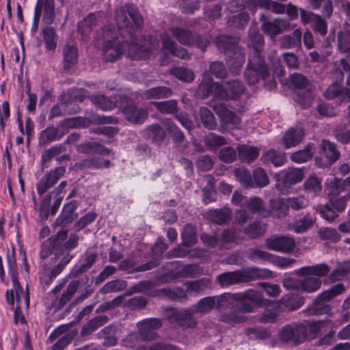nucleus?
I'll return each mask as SVG.
<instances>
[{
    "instance_id": "6ab92c4d",
    "label": "nucleus",
    "mask_w": 350,
    "mask_h": 350,
    "mask_svg": "<svg viewBox=\"0 0 350 350\" xmlns=\"http://www.w3.org/2000/svg\"><path fill=\"white\" fill-rule=\"evenodd\" d=\"M137 325L142 339L144 340H152L157 337L154 330L161 326V322L159 319L155 318L146 319L137 323Z\"/></svg>"
},
{
    "instance_id": "0eeeda50",
    "label": "nucleus",
    "mask_w": 350,
    "mask_h": 350,
    "mask_svg": "<svg viewBox=\"0 0 350 350\" xmlns=\"http://www.w3.org/2000/svg\"><path fill=\"white\" fill-rule=\"evenodd\" d=\"M12 284L13 288L6 292V299L8 303L13 306L16 297L17 306L14 310V321L16 323H23L25 320L21 310L23 307L27 309L29 306V293L23 291L14 275H12Z\"/></svg>"
},
{
    "instance_id": "2eb2a0df",
    "label": "nucleus",
    "mask_w": 350,
    "mask_h": 350,
    "mask_svg": "<svg viewBox=\"0 0 350 350\" xmlns=\"http://www.w3.org/2000/svg\"><path fill=\"white\" fill-rule=\"evenodd\" d=\"M65 172V167H58L44 175L36 185L38 194L43 195L64 175Z\"/></svg>"
},
{
    "instance_id": "72a5a7b5",
    "label": "nucleus",
    "mask_w": 350,
    "mask_h": 350,
    "mask_svg": "<svg viewBox=\"0 0 350 350\" xmlns=\"http://www.w3.org/2000/svg\"><path fill=\"white\" fill-rule=\"evenodd\" d=\"M233 5H237L239 9L254 5L255 8L269 10L271 8L272 1L270 0H232L231 6Z\"/></svg>"
},
{
    "instance_id": "4468645a",
    "label": "nucleus",
    "mask_w": 350,
    "mask_h": 350,
    "mask_svg": "<svg viewBox=\"0 0 350 350\" xmlns=\"http://www.w3.org/2000/svg\"><path fill=\"white\" fill-rule=\"evenodd\" d=\"M266 247L271 250L282 253H289L295 246L294 239L287 236H273L265 241Z\"/></svg>"
},
{
    "instance_id": "f257e3e1",
    "label": "nucleus",
    "mask_w": 350,
    "mask_h": 350,
    "mask_svg": "<svg viewBox=\"0 0 350 350\" xmlns=\"http://www.w3.org/2000/svg\"><path fill=\"white\" fill-rule=\"evenodd\" d=\"M118 29L111 25H105L95 38V45H100L105 60L113 62L126 53L132 59L141 60L148 58L154 50L159 49L157 38L149 37L144 44L137 42L136 31L143 23V18L135 6L125 5L116 12Z\"/></svg>"
},
{
    "instance_id": "1a4fd4ad",
    "label": "nucleus",
    "mask_w": 350,
    "mask_h": 350,
    "mask_svg": "<svg viewBox=\"0 0 350 350\" xmlns=\"http://www.w3.org/2000/svg\"><path fill=\"white\" fill-rule=\"evenodd\" d=\"M345 291V288L342 284L339 283L332 286L316 298L313 304L306 310V312L309 314H319L328 311L329 308L326 304Z\"/></svg>"
},
{
    "instance_id": "052dcab7",
    "label": "nucleus",
    "mask_w": 350,
    "mask_h": 350,
    "mask_svg": "<svg viewBox=\"0 0 350 350\" xmlns=\"http://www.w3.org/2000/svg\"><path fill=\"white\" fill-rule=\"evenodd\" d=\"M253 182L254 187H264L269 183V178L262 168H257L253 172Z\"/></svg>"
},
{
    "instance_id": "680f3d73",
    "label": "nucleus",
    "mask_w": 350,
    "mask_h": 350,
    "mask_svg": "<svg viewBox=\"0 0 350 350\" xmlns=\"http://www.w3.org/2000/svg\"><path fill=\"white\" fill-rule=\"evenodd\" d=\"M286 204L288 208L289 207L295 210L304 208L308 206V200L304 196H297L293 198H285Z\"/></svg>"
},
{
    "instance_id": "5701e85b",
    "label": "nucleus",
    "mask_w": 350,
    "mask_h": 350,
    "mask_svg": "<svg viewBox=\"0 0 350 350\" xmlns=\"http://www.w3.org/2000/svg\"><path fill=\"white\" fill-rule=\"evenodd\" d=\"M213 108L215 112L219 116L221 121L224 124L237 125L239 123V117L223 104H213Z\"/></svg>"
},
{
    "instance_id": "9b49d317",
    "label": "nucleus",
    "mask_w": 350,
    "mask_h": 350,
    "mask_svg": "<svg viewBox=\"0 0 350 350\" xmlns=\"http://www.w3.org/2000/svg\"><path fill=\"white\" fill-rule=\"evenodd\" d=\"M230 306L228 293H224L220 296L201 299L196 305L191 306V310L195 313H206L215 307L221 308H228Z\"/></svg>"
},
{
    "instance_id": "b1692460",
    "label": "nucleus",
    "mask_w": 350,
    "mask_h": 350,
    "mask_svg": "<svg viewBox=\"0 0 350 350\" xmlns=\"http://www.w3.org/2000/svg\"><path fill=\"white\" fill-rule=\"evenodd\" d=\"M330 271V267L325 263H320L313 266L303 267L296 271L301 276L315 275L318 278L327 275Z\"/></svg>"
},
{
    "instance_id": "c9c22d12",
    "label": "nucleus",
    "mask_w": 350,
    "mask_h": 350,
    "mask_svg": "<svg viewBox=\"0 0 350 350\" xmlns=\"http://www.w3.org/2000/svg\"><path fill=\"white\" fill-rule=\"evenodd\" d=\"M271 304V308L266 309L263 314L258 317V321L262 323H272L275 321L280 312V307L278 304L272 303L271 301L268 306Z\"/></svg>"
},
{
    "instance_id": "58836bf2",
    "label": "nucleus",
    "mask_w": 350,
    "mask_h": 350,
    "mask_svg": "<svg viewBox=\"0 0 350 350\" xmlns=\"http://www.w3.org/2000/svg\"><path fill=\"white\" fill-rule=\"evenodd\" d=\"M321 280L318 278L307 277L301 280L300 291L311 293L319 290L321 286Z\"/></svg>"
},
{
    "instance_id": "dca6fc26",
    "label": "nucleus",
    "mask_w": 350,
    "mask_h": 350,
    "mask_svg": "<svg viewBox=\"0 0 350 350\" xmlns=\"http://www.w3.org/2000/svg\"><path fill=\"white\" fill-rule=\"evenodd\" d=\"M260 20L263 23L262 30L272 38L291 28L289 22L285 19L277 18L273 21H266L265 16L262 15Z\"/></svg>"
},
{
    "instance_id": "9d476101",
    "label": "nucleus",
    "mask_w": 350,
    "mask_h": 350,
    "mask_svg": "<svg viewBox=\"0 0 350 350\" xmlns=\"http://www.w3.org/2000/svg\"><path fill=\"white\" fill-rule=\"evenodd\" d=\"M245 77L248 84L255 85L260 79L269 78V71L261 57L250 56L248 65L245 72Z\"/></svg>"
},
{
    "instance_id": "20e7f679",
    "label": "nucleus",
    "mask_w": 350,
    "mask_h": 350,
    "mask_svg": "<svg viewBox=\"0 0 350 350\" xmlns=\"http://www.w3.org/2000/svg\"><path fill=\"white\" fill-rule=\"evenodd\" d=\"M271 275L272 273L269 269L254 267L245 268L241 271L224 273L219 275L216 280L221 286H227L256 278H268Z\"/></svg>"
},
{
    "instance_id": "ddd939ff",
    "label": "nucleus",
    "mask_w": 350,
    "mask_h": 350,
    "mask_svg": "<svg viewBox=\"0 0 350 350\" xmlns=\"http://www.w3.org/2000/svg\"><path fill=\"white\" fill-rule=\"evenodd\" d=\"M281 340L288 342L293 341L295 345L302 342L306 338V328L302 324H288L284 326L280 332Z\"/></svg>"
},
{
    "instance_id": "bf43d9fd",
    "label": "nucleus",
    "mask_w": 350,
    "mask_h": 350,
    "mask_svg": "<svg viewBox=\"0 0 350 350\" xmlns=\"http://www.w3.org/2000/svg\"><path fill=\"white\" fill-rule=\"evenodd\" d=\"M171 73L177 79L185 82H191L194 79L193 72L191 70L183 67L174 68L172 69Z\"/></svg>"
},
{
    "instance_id": "4d7b16f0",
    "label": "nucleus",
    "mask_w": 350,
    "mask_h": 350,
    "mask_svg": "<svg viewBox=\"0 0 350 350\" xmlns=\"http://www.w3.org/2000/svg\"><path fill=\"white\" fill-rule=\"evenodd\" d=\"M201 120L205 127L213 129L216 126V120L212 112L206 107H201L200 109Z\"/></svg>"
},
{
    "instance_id": "412c9836",
    "label": "nucleus",
    "mask_w": 350,
    "mask_h": 350,
    "mask_svg": "<svg viewBox=\"0 0 350 350\" xmlns=\"http://www.w3.org/2000/svg\"><path fill=\"white\" fill-rule=\"evenodd\" d=\"M304 135V129L300 126L290 128L283 137L285 148H289L299 144L302 141Z\"/></svg>"
},
{
    "instance_id": "37998d69",
    "label": "nucleus",
    "mask_w": 350,
    "mask_h": 350,
    "mask_svg": "<svg viewBox=\"0 0 350 350\" xmlns=\"http://www.w3.org/2000/svg\"><path fill=\"white\" fill-rule=\"evenodd\" d=\"M108 321V318L105 315H100L96 317L90 321H89L87 324L82 329L83 334H89L95 330H96L100 327L103 326Z\"/></svg>"
},
{
    "instance_id": "c85d7f7f",
    "label": "nucleus",
    "mask_w": 350,
    "mask_h": 350,
    "mask_svg": "<svg viewBox=\"0 0 350 350\" xmlns=\"http://www.w3.org/2000/svg\"><path fill=\"white\" fill-rule=\"evenodd\" d=\"M98 15L97 14H90L78 25V32L84 38L89 35L92 29L98 24Z\"/></svg>"
},
{
    "instance_id": "39448f33",
    "label": "nucleus",
    "mask_w": 350,
    "mask_h": 350,
    "mask_svg": "<svg viewBox=\"0 0 350 350\" xmlns=\"http://www.w3.org/2000/svg\"><path fill=\"white\" fill-rule=\"evenodd\" d=\"M217 44L220 50H223L227 55L226 62L230 70L237 73L245 62V55L242 50L238 47L235 40L226 36L217 38Z\"/></svg>"
},
{
    "instance_id": "2f4dec72",
    "label": "nucleus",
    "mask_w": 350,
    "mask_h": 350,
    "mask_svg": "<svg viewBox=\"0 0 350 350\" xmlns=\"http://www.w3.org/2000/svg\"><path fill=\"white\" fill-rule=\"evenodd\" d=\"M281 46L284 49L300 46L301 44V32L295 29L292 35H286L280 38Z\"/></svg>"
},
{
    "instance_id": "0e129e2a",
    "label": "nucleus",
    "mask_w": 350,
    "mask_h": 350,
    "mask_svg": "<svg viewBox=\"0 0 350 350\" xmlns=\"http://www.w3.org/2000/svg\"><path fill=\"white\" fill-rule=\"evenodd\" d=\"M148 135L153 142H161L165 136L164 130L158 125H151L148 128Z\"/></svg>"
},
{
    "instance_id": "bb28decb",
    "label": "nucleus",
    "mask_w": 350,
    "mask_h": 350,
    "mask_svg": "<svg viewBox=\"0 0 350 350\" xmlns=\"http://www.w3.org/2000/svg\"><path fill=\"white\" fill-rule=\"evenodd\" d=\"M324 94L329 99L338 98L341 101H350V90L341 88L336 84L330 85Z\"/></svg>"
},
{
    "instance_id": "e2e57ef3",
    "label": "nucleus",
    "mask_w": 350,
    "mask_h": 350,
    "mask_svg": "<svg viewBox=\"0 0 350 350\" xmlns=\"http://www.w3.org/2000/svg\"><path fill=\"white\" fill-rule=\"evenodd\" d=\"M152 104L162 113H173L176 112L177 109V103L174 100L152 102Z\"/></svg>"
},
{
    "instance_id": "774afa93",
    "label": "nucleus",
    "mask_w": 350,
    "mask_h": 350,
    "mask_svg": "<svg viewBox=\"0 0 350 350\" xmlns=\"http://www.w3.org/2000/svg\"><path fill=\"white\" fill-rule=\"evenodd\" d=\"M338 48L343 53L350 54V31H344L338 34Z\"/></svg>"
},
{
    "instance_id": "603ef678",
    "label": "nucleus",
    "mask_w": 350,
    "mask_h": 350,
    "mask_svg": "<svg viewBox=\"0 0 350 350\" xmlns=\"http://www.w3.org/2000/svg\"><path fill=\"white\" fill-rule=\"evenodd\" d=\"M272 256L271 254L259 249H250L247 252V258L254 262L262 260L271 262Z\"/></svg>"
},
{
    "instance_id": "c03bdc74",
    "label": "nucleus",
    "mask_w": 350,
    "mask_h": 350,
    "mask_svg": "<svg viewBox=\"0 0 350 350\" xmlns=\"http://www.w3.org/2000/svg\"><path fill=\"white\" fill-rule=\"evenodd\" d=\"M144 94L148 99H161L170 97L172 95V91L166 87L160 86L148 90Z\"/></svg>"
},
{
    "instance_id": "4be33fe9",
    "label": "nucleus",
    "mask_w": 350,
    "mask_h": 350,
    "mask_svg": "<svg viewBox=\"0 0 350 350\" xmlns=\"http://www.w3.org/2000/svg\"><path fill=\"white\" fill-rule=\"evenodd\" d=\"M123 112L127 120L133 123H142L148 116L146 110L137 108L131 103L123 107Z\"/></svg>"
},
{
    "instance_id": "ea45409f",
    "label": "nucleus",
    "mask_w": 350,
    "mask_h": 350,
    "mask_svg": "<svg viewBox=\"0 0 350 350\" xmlns=\"http://www.w3.org/2000/svg\"><path fill=\"white\" fill-rule=\"evenodd\" d=\"M170 31L181 44L191 45L194 42L193 36L188 30L179 27H172Z\"/></svg>"
},
{
    "instance_id": "49530a36",
    "label": "nucleus",
    "mask_w": 350,
    "mask_h": 350,
    "mask_svg": "<svg viewBox=\"0 0 350 350\" xmlns=\"http://www.w3.org/2000/svg\"><path fill=\"white\" fill-rule=\"evenodd\" d=\"M321 148L330 163L336 161L339 158L340 152L336 150L334 143L324 139L321 142Z\"/></svg>"
},
{
    "instance_id": "09e8293b",
    "label": "nucleus",
    "mask_w": 350,
    "mask_h": 350,
    "mask_svg": "<svg viewBox=\"0 0 350 350\" xmlns=\"http://www.w3.org/2000/svg\"><path fill=\"white\" fill-rule=\"evenodd\" d=\"M45 47L47 50H55L57 46V36L53 27H46L42 31Z\"/></svg>"
},
{
    "instance_id": "a18cd8bd",
    "label": "nucleus",
    "mask_w": 350,
    "mask_h": 350,
    "mask_svg": "<svg viewBox=\"0 0 350 350\" xmlns=\"http://www.w3.org/2000/svg\"><path fill=\"white\" fill-rule=\"evenodd\" d=\"M185 285L188 292L198 293L211 287V281L210 279L203 278L199 280L187 282Z\"/></svg>"
},
{
    "instance_id": "6e6d98bb",
    "label": "nucleus",
    "mask_w": 350,
    "mask_h": 350,
    "mask_svg": "<svg viewBox=\"0 0 350 350\" xmlns=\"http://www.w3.org/2000/svg\"><path fill=\"white\" fill-rule=\"evenodd\" d=\"M245 317L240 312H228L220 314L219 321L228 324L239 323L245 321Z\"/></svg>"
},
{
    "instance_id": "a878e982",
    "label": "nucleus",
    "mask_w": 350,
    "mask_h": 350,
    "mask_svg": "<svg viewBox=\"0 0 350 350\" xmlns=\"http://www.w3.org/2000/svg\"><path fill=\"white\" fill-rule=\"evenodd\" d=\"M284 201L285 198L271 199L269 202L270 209L268 211L269 215H270L277 218L286 216L288 208Z\"/></svg>"
},
{
    "instance_id": "f704fd0d",
    "label": "nucleus",
    "mask_w": 350,
    "mask_h": 350,
    "mask_svg": "<svg viewBox=\"0 0 350 350\" xmlns=\"http://www.w3.org/2000/svg\"><path fill=\"white\" fill-rule=\"evenodd\" d=\"M280 302L289 310H295L299 308L304 304V298L299 295L287 294L280 299Z\"/></svg>"
},
{
    "instance_id": "a19ab883",
    "label": "nucleus",
    "mask_w": 350,
    "mask_h": 350,
    "mask_svg": "<svg viewBox=\"0 0 350 350\" xmlns=\"http://www.w3.org/2000/svg\"><path fill=\"white\" fill-rule=\"evenodd\" d=\"M230 215V210L229 208H224L221 210H211L207 213V217L212 221L222 224L226 222Z\"/></svg>"
},
{
    "instance_id": "4c0bfd02",
    "label": "nucleus",
    "mask_w": 350,
    "mask_h": 350,
    "mask_svg": "<svg viewBox=\"0 0 350 350\" xmlns=\"http://www.w3.org/2000/svg\"><path fill=\"white\" fill-rule=\"evenodd\" d=\"M271 334L269 328L264 327H249L245 330L246 336L251 340H265Z\"/></svg>"
},
{
    "instance_id": "aec40b11",
    "label": "nucleus",
    "mask_w": 350,
    "mask_h": 350,
    "mask_svg": "<svg viewBox=\"0 0 350 350\" xmlns=\"http://www.w3.org/2000/svg\"><path fill=\"white\" fill-rule=\"evenodd\" d=\"M194 312H192L191 308L190 309V310H176L173 312L172 315L171 316L170 321L172 322L177 323L178 325L184 328L194 327L196 325L197 322L192 317V314Z\"/></svg>"
},
{
    "instance_id": "473e14b6",
    "label": "nucleus",
    "mask_w": 350,
    "mask_h": 350,
    "mask_svg": "<svg viewBox=\"0 0 350 350\" xmlns=\"http://www.w3.org/2000/svg\"><path fill=\"white\" fill-rule=\"evenodd\" d=\"M110 165V161L104 159L103 158H92L85 159L79 163L76 164L77 168H95V169H103L107 168Z\"/></svg>"
},
{
    "instance_id": "69168bd1",
    "label": "nucleus",
    "mask_w": 350,
    "mask_h": 350,
    "mask_svg": "<svg viewBox=\"0 0 350 350\" xmlns=\"http://www.w3.org/2000/svg\"><path fill=\"white\" fill-rule=\"evenodd\" d=\"M292 84L297 89L310 90V84L306 77L301 74L295 73L291 76Z\"/></svg>"
},
{
    "instance_id": "13d9d810",
    "label": "nucleus",
    "mask_w": 350,
    "mask_h": 350,
    "mask_svg": "<svg viewBox=\"0 0 350 350\" xmlns=\"http://www.w3.org/2000/svg\"><path fill=\"white\" fill-rule=\"evenodd\" d=\"M318 234L321 239L327 240L333 243L338 241L341 238L336 230L327 227L320 228L318 231Z\"/></svg>"
},
{
    "instance_id": "5fc2aeb1",
    "label": "nucleus",
    "mask_w": 350,
    "mask_h": 350,
    "mask_svg": "<svg viewBox=\"0 0 350 350\" xmlns=\"http://www.w3.org/2000/svg\"><path fill=\"white\" fill-rule=\"evenodd\" d=\"M235 176L237 180L245 187H254L252 176L248 170L244 168H238L235 170Z\"/></svg>"
},
{
    "instance_id": "f03ea898",
    "label": "nucleus",
    "mask_w": 350,
    "mask_h": 350,
    "mask_svg": "<svg viewBox=\"0 0 350 350\" xmlns=\"http://www.w3.org/2000/svg\"><path fill=\"white\" fill-rule=\"evenodd\" d=\"M243 92L244 87L239 80L228 81L224 86H221L217 83H213L204 77L196 91V94L200 98H204L210 94H213L215 98L220 99H237Z\"/></svg>"
},
{
    "instance_id": "7ed1b4c3",
    "label": "nucleus",
    "mask_w": 350,
    "mask_h": 350,
    "mask_svg": "<svg viewBox=\"0 0 350 350\" xmlns=\"http://www.w3.org/2000/svg\"><path fill=\"white\" fill-rule=\"evenodd\" d=\"M232 202L234 205L240 206V209L237 211L236 218L239 224L246 222L252 214L258 213L262 217L269 215L262 200L258 197L248 198L236 191L232 195Z\"/></svg>"
},
{
    "instance_id": "423d86ee",
    "label": "nucleus",
    "mask_w": 350,
    "mask_h": 350,
    "mask_svg": "<svg viewBox=\"0 0 350 350\" xmlns=\"http://www.w3.org/2000/svg\"><path fill=\"white\" fill-rule=\"evenodd\" d=\"M230 304H233L234 301L239 304L237 307L242 312H251L254 310V305L258 306H265L271 303L269 299H264L261 293L254 289H249L243 293L234 294L228 293Z\"/></svg>"
},
{
    "instance_id": "a211bd4d",
    "label": "nucleus",
    "mask_w": 350,
    "mask_h": 350,
    "mask_svg": "<svg viewBox=\"0 0 350 350\" xmlns=\"http://www.w3.org/2000/svg\"><path fill=\"white\" fill-rule=\"evenodd\" d=\"M34 15L40 17L46 24H52L55 19L54 0H37Z\"/></svg>"
},
{
    "instance_id": "6e6552de",
    "label": "nucleus",
    "mask_w": 350,
    "mask_h": 350,
    "mask_svg": "<svg viewBox=\"0 0 350 350\" xmlns=\"http://www.w3.org/2000/svg\"><path fill=\"white\" fill-rule=\"evenodd\" d=\"M304 173L301 169L290 167L281 171L275 176V188L282 193L287 194L291 191V186L301 182Z\"/></svg>"
},
{
    "instance_id": "cd10ccee",
    "label": "nucleus",
    "mask_w": 350,
    "mask_h": 350,
    "mask_svg": "<svg viewBox=\"0 0 350 350\" xmlns=\"http://www.w3.org/2000/svg\"><path fill=\"white\" fill-rule=\"evenodd\" d=\"M64 55V68L69 69L75 64L78 60V50L75 44H68L63 49Z\"/></svg>"
},
{
    "instance_id": "c756f323",
    "label": "nucleus",
    "mask_w": 350,
    "mask_h": 350,
    "mask_svg": "<svg viewBox=\"0 0 350 350\" xmlns=\"http://www.w3.org/2000/svg\"><path fill=\"white\" fill-rule=\"evenodd\" d=\"M251 44L254 49L253 53L250 56H260V51L264 45V38L256 28H250L249 33Z\"/></svg>"
},
{
    "instance_id": "3c124183",
    "label": "nucleus",
    "mask_w": 350,
    "mask_h": 350,
    "mask_svg": "<svg viewBox=\"0 0 350 350\" xmlns=\"http://www.w3.org/2000/svg\"><path fill=\"white\" fill-rule=\"evenodd\" d=\"M91 101L98 108L103 110H110L116 107L115 102L108 99L103 95H93L90 98Z\"/></svg>"
},
{
    "instance_id": "f3484780",
    "label": "nucleus",
    "mask_w": 350,
    "mask_h": 350,
    "mask_svg": "<svg viewBox=\"0 0 350 350\" xmlns=\"http://www.w3.org/2000/svg\"><path fill=\"white\" fill-rule=\"evenodd\" d=\"M325 190L329 200L339 196L342 193H348L350 191V178H347L345 180L331 178L325 183Z\"/></svg>"
},
{
    "instance_id": "7c9ffc66",
    "label": "nucleus",
    "mask_w": 350,
    "mask_h": 350,
    "mask_svg": "<svg viewBox=\"0 0 350 350\" xmlns=\"http://www.w3.org/2000/svg\"><path fill=\"white\" fill-rule=\"evenodd\" d=\"M261 159L264 163L271 162L275 167H280L284 165L286 157L284 153L270 149L262 154Z\"/></svg>"
},
{
    "instance_id": "338daca9",
    "label": "nucleus",
    "mask_w": 350,
    "mask_h": 350,
    "mask_svg": "<svg viewBox=\"0 0 350 350\" xmlns=\"http://www.w3.org/2000/svg\"><path fill=\"white\" fill-rule=\"evenodd\" d=\"M305 189L317 194L321 190V180L316 176H310L304 183Z\"/></svg>"
},
{
    "instance_id": "864d4df0",
    "label": "nucleus",
    "mask_w": 350,
    "mask_h": 350,
    "mask_svg": "<svg viewBox=\"0 0 350 350\" xmlns=\"http://www.w3.org/2000/svg\"><path fill=\"white\" fill-rule=\"evenodd\" d=\"M312 146L308 145L304 150H301L293 153L291 159L295 163H301L310 160L312 157Z\"/></svg>"
},
{
    "instance_id": "e433bc0d",
    "label": "nucleus",
    "mask_w": 350,
    "mask_h": 350,
    "mask_svg": "<svg viewBox=\"0 0 350 350\" xmlns=\"http://www.w3.org/2000/svg\"><path fill=\"white\" fill-rule=\"evenodd\" d=\"M238 152L240 159L247 163L254 161L259 155V150L257 148L245 145L239 147Z\"/></svg>"
},
{
    "instance_id": "8fccbe9b",
    "label": "nucleus",
    "mask_w": 350,
    "mask_h": 350,
    "mask_svg": "<svg viewBox=\"0 0 350 350\" xmlns=\"http://www.w3.org/2000/svg\"><path fill=\"white\" fill-rule=\"evenodd\" d=\"M183 245L185 246H191L197 241L196 230L192 225L185 226L181 232Z\"/></svg>"
},
{
    "instance_id": "393cba45",
    "label": "nucleus",
    "mask_w": 350,
    "mask_h": 350,
    "mask_svg": "<svg viewBox=\"0 0 350 350\" xmlns=\"http://www.w3.org/2000/svg\"><path fill=\"white\" fill-rule=\"evenodd\" d=\"M163 42V49L169 51L172 55L180 57L181 59H187L189 54L185 49L183 48H176V43L170 38L167 33L161 35Z\"/></svg>"
},
{
    "instance_id": "de8ad7c7",
    "label": "nucleus",
    "mask_w": 350,
    "mask_h": 350,
    "mask_svg": "<svg viewBox=\"0 0 350 350\" xmlns=\"http://www.w3.org/2000/svg\"><path fill=\"white\" fill-rule=\"evenodd\" d=\"M63 135L56 128H47L42 131L40 137V142L42 144H47L49 142L57 141L62 137Z\"/></svg>"
},
{
    "instance_id": "79ce46f5",
    "label": "nucleus",
    "mask_w": 350,
    "mask_h": 350,
    "mask_svg": "<svg viewBox=\"0 0 350 350\" xmlns=\"http://www.w3.org/2000/svg\"><path fill=\"white\" fill-rule=\"evenodd\" d=\"M314 221V218L311 216L306 215L304 218L290 224L288 229L293 230L296 233H302L310 227Z\"/></svg>"
},
{
    "instance_id": "f8f14e48",
    "label": "nucleus",
    "mask_w": 350,
    "mask_h": 350,
    "mask_svg": "<svg viewBox=\"0 0 350 350\" xmlns=\"http://www.w3.org/2000/svg\"><path fill=\"white\" fill-rule=\"evenodd\" d=\"M203 243L209 248L219 247L220 250L229 249L236 242L235 232L232 230H224L221 239L218 240L215 236L203 234L201 235Z\"/></svg>"
}]
</instances>
